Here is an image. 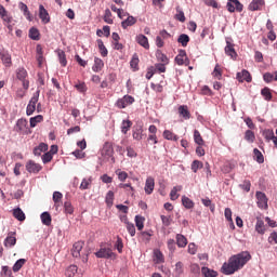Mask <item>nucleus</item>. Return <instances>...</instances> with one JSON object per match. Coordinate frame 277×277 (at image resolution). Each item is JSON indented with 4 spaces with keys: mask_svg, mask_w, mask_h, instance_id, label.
<instances>
[{
    "mask_svg": "<svg viewBox=\"0 0 277 277\" xmlns=\"http://www.w3.org/2000/svg\"><path fill=\"white\" fill-rule=\"evenodd\" d=\"M252 259V255L248 251H242L238 254H235L229 258L227 263H224L222 266V272L226 276H230L235 274V272H239L242 267Z\"/></svg>",
    "mask_w": 277,
    "mask_h": 277,
    "instance_id": "obj_1",
    "label": "nucleus"
},
{
    "mask_svg": "<svg viewBox=\"0 0 277 277\" xmlns=\"http://www.w3.org/2000/svg\"><path fill=\"white\" fill-rule=\"evenodd\" d=\"M27 124V119H18L14 127V131H16V133H21L22 135H31V131Z\"/></svg>",
    "mask_w": 277,
    "mask_h": 277,
    "instance_id": "obj_2",
    "label": "nucleus"
},
{
    "mask_svg": "<svg viewBox=\"0 0 277 277\" xmlns=\"http://www.w3.org/2000/svg\"><path fill=\"white\" fill-rule=\"evenodd\" d=\"M40 98V90H37L34 94L32 97L30 98L27 107H26V115L27 116H32L34 111H36V105H38V101Z\"/></svg>",
    "mask_w": 277,
    "mask_h": 277,
    "instance_id": "obj_3",
    "label": "nucleus"
},
{
    "mask_svg": "<svg viewBox=\"0 0 277 277\" xmlns=\"http://www.w3.org/2000/svg\"><path fill=\"white\" fill-rule=\"evenodd\" d=\"M95 256L97 259H116V253H114L111 248L101 245L100 250L95 252Z\"/></svg>",
    "mask_w": 277,
    "mask_h": 277,
    "instance_id": "obj_4",
    "label": "nucleus"
},
{
    "mask_svg": "<svg viewBox=\"0 0 277 277\" xmlns=\"http://www.w3.org/2000/svg\"><path fill=\"white\" fill-rule=\"evenodd\" d=\"M133 103H135V97L124 95L123 97L117 100L115 106H117L118 109H127V107H129V105H133Z\"/></svg>",
    "mask_w": 277,
    "mask_h": 277,
    "instance_id": "obj_5",
    "label": "nucleus"
},
{
    "mask_svg": "<svg viewBox=\"0 0 277 277\" xmlns=\"http://www.w3.org/2000/svg\"><path fill=\"white\" fill-rule=\"evenodd\" d=\"M16 77L18 81H22L24 90H29V80H27L28 74L25 67H19L16 69Z\"/></svg>",
    "mask_w": 277,
    "mask_h": 277,
    "instance_id": "obj_6",
    "label": "nucleus"
},
{
    "mask_svg": "<svg viewBox=\"0 0 277 277\" xmlns=\"http://www.w3.org/2000/svg\"><path fill=\"white\" fill-rule=\"evenodd\" d=\"M226 8L227 12H230V14L234 12H243V4H241L239 0H228Z\"/></svg>",
    "mask_w": 277,
    "mask_h": 277,
    "instance_id": "obj_7",
    "label": "nucleus"
},
{
    "mask_svg": "<svg viewBox=\"0 0 277 277\" xmlns=\"http://www.w3.org/2000/svg\"><path fill=\"white\" fill-rule=\"evenodd\" d=\"M26 170L27 172H29V174H38V172L42 170V166H40V163H37L34 160H28L26 162Z\"/></svg>",
    "mask_w": 277,
    "mask_h": 277,
    "instance_id": "obj_8",
    "label": "nucleus"
},
{
    "mask_svg": "<svg viewBox=\"0 0 277 277\" xmlns=\"http://www.w3.org/2000/svg\"><path fill=\"white\" fill-rule=\"evenodd\" d=\"M259 209H267V196L263 192H256L255 194Z\"/></svg>",
    "mask_w": 277,
    "mask_h": 277,
    "instance_id": "obj_9",
    "label": "nucleus"
},
{
    "mask_svg": "<svg viewBox=\"0 0 277 277\" xmlns=\"http://www.w3.org/2000/svg\"><path fill=\"white\" fill-rule=\"evenodd\" d=\"M39 18H41L43 25L51 23V16L49 15V11H47V9H44V5L42 4L39 5Z\"/></svg>",
    "mask_w": 277,
    "mask_h": 277,
    "instance_id": "obj_10",
    "label": "nucleus"
},
{
    "mask_svg": "<svg viewBox=\"0 0 277 277\" xmlns=\"http://www.w3.org/2000/svg\"><path fill=\"white\" fill-rule=\"evenodd\" d=\"M144 189H145V194H147V196H150V194H153V192H155V177L148 176L146 179Z\"/></svg>",
    "mask_w": 277,
    "mask_h": 277,
    "instance_id": "obj_11",
    "label": "nucleus"
},
{
    "mask_svg": "<svg viewBox=\"0 0 277 277\" xmlns=\"http://www.w3.org/2000/svg\"><path fill=\"white\" fill-rule=\"evenodd\" d=\"M83 241H77L74 243L71 254L75 259H79L81 256V250H83Z\"/></svg>",
    "mask_w": 277,
    "mask_h": 277,
    "instance_id": "obj_12",
    "label": "nucleus"
},
{
    "mask_svg": "<svg viewBox=\"0 0 277 277\" xmlns=\"http://www.w3.org/2000/svg\"><path fill=\"white\" fill-rule=\"evenodd\" d=\"M0 60L6 68H10V66H12V55H10V52L5 50L1 51Z\"/></svg>",
    "mask_w": 277,
    "mask_h": 277,
    "instance_id": "obj_13",
    "label": "nucleus"
},
{
    "mask_svg": "<svg viewBox=\"0 0 277 277\" xmlns=\"http://www.w3.org/2000/svg\"><path fill=\"white\" fill-rule=\"evenodd\" d=\"M237 80L240 83H243V81H247V83H250L252 81V76L250 75V71L243 69L240 72H237Z\"/></svg>",
    "mask_w": 277,
    "mask_h": 277,
    "instance_id": "obj_14",
    "label": "nucleus"
},
{
    "mask_svg": "<svg viewBox=\"0 0 277 277\" xmlns=\"http://www.w3.org/2000/svg\"><path fill=\"white\" fill-rule=\"evenodd\" d=\"M263 137L266 140V142H272L275 144L277 148V136L274 135V130L266 129L262 133Z\"/></svg>",
    "mask_w": 277,
    "mask_h": 277,
    "instance_id": "obj_15",
    "label": "nucleus"
},
{
    "mask_svg": "<svg viewBox=\"0 0 277 277\" xmlns=\"http://www.w3.org/2000/svg\"><path fill=\"white\" fill-rule=\"evenodd\" d=\"M5 248H12L16 246V232L9 233L8 237L4 239Z\"/></svg>",
    "mask_w": 277,
    "mask_h": 277,
    "instance_id": "obj_16",
    "label": "nucleus"
},
{
    "mask_svg": "<svg viewBox=\"0 0 277 277\" xmlns=\"http://www.w3.org/2000/svg\"><path fill=\"white\" fill-rule=\"evenodd\" d=\"M263 5H265V0H253L250 4H249V10L251 12H256L259 10H263Z\"/></svg>",
    "mask_w": 277,
    "mask_h": 277,
    "instance_id": "obj_17",
    "label": "nucleus"
},
{
    "mask_svg": "<svg viewBox=\"0 0 277 277\" xmlns=\"http://www.w3.org/2000/svg\"><path fill=\"white\" fill-rule=\"evenodd\" d=\"M179 115L184 118V120H189V118H192V113H189V108L187 107V105H181L177 108Z\"/></svg>",
    "mask_w": 277,
    "mask_h": 277,
    "instance_id": "obj_18",
    "label": "nucleus"
},
{
    "mask_svg": "<svg viewBox=\"0 0 277 277\" xmlns=\"http://www.w3.org/2000/svg\"><path fill=\"white\" fill-rule=\"evenodd\" d=\"M173 274L175 277H180L183 276V274H185V264L182 261L175 263Z\"/></svg>",
    "mask_w": 277,
    "mask_h": 277,
    "instance_id": "obj_19",
    "label": "nucleus"
},
{
    "mask_svg": "<svg viewBox=\"0 0 277 277\" xmlns=\"http://www.w3.org/2000/svg\"><path fill=\"white\" fill-rule=\"evenodd\" d=\"M18 8L21 12H23L24 16L27 18V21L31 22L34 21V17L31 16V12H29V8L24 2L18 3Z\"/></svg>",
    "mask_w": 277,
    "mask_h": 277,
    "instance_id": "obj_20",
    "label": "nucleus"
},
{
    "mask_svg": "<svg viewBox=\"0 0 277 277\" xmlns=\"http://www.w3.org/2000/svg\"><path fill=\"white\" fill-rule=\"evenodd\" d=\"M136 42L137 44L143 47V49H146V50L150 49V43H148V37L144 35L136 36Z\"/></svg>",
    "mask_w": 277,
    "mask_h": 277,
    "instance_id": "obj_21",
    "label": "nucleus"
},
{
    "mask_svg": "<svg viewBox=\"0 0 277 277\" xmlns=\"http://www.w3.org/2000/svg\"><path fill=\"white\" fill-rule=\"evenodd\" d=\"M187 60V52L185 50H180L179 54L175 57V63L177 66H183Z\"/></svg>",
    "mask_w": 277,
    "mask_h": 277,
    "instance_id": "obj_22",
    "label": "nucleus"
},
{
    "mask_svg": "<svg viewBox=\"0 0 277 277\" xmlns=\"http://www.w3.org/2000/svg\"><path fill=\"white\" fill-rule=\"evenodd\" d=\"M225 53L233 60H235V57H237V52L235 51V45L233 43H230L229 41H226Z\"/></svg>",
    "mask_w": 277,
    "mask_h": 277,
    "instance_id": "obj_23",
    "label": "nucleus"
},
{
    "mask_svg": "<svg viewBox=\"0 0 277 277\" xmlns=\"http://www.w3.org/2000/svg\"><path fill=\"white\" fill-rule=\"evenodd\" d=\"M137 23V19L133 15H129L126 21L121 22L122 29H127L128 27H133Z\"/></svg>",
    "mask_w": 277,
    "mask_h": 277,
    "instance_id": "obj_24",
    "label": "nucleus"
},
{
    "mask_svg": "<svg viewBox=\"0 0 277 277\" xmlns=\"http://www.w3.org/2000/svg\"><path fill=\"white\" fill-rule=\"evenodd\" d=\"M47 150H49V145L40 143L39 146L34 148V155H36V157H40L42 153H47Z\"/></svg>",
    "mask_w": 277,
    "mask_h": 277,
    "instance_id": "obj_25",
    "label": "nucleus"
},
{
    "mask_svg": "<svg viewBox=\"0 0 277 277\" xmlns=\"http://www.w3.org/2000/svg\"><path fill=\"white\" fill-rule=\"evenodd\" d=\"M104 67L105 63L103 62V60L95 57L94 65L92 67L93 72H101V70H103Z\"/></svg>",
    "mask_w": 277,
    "mask_h": 277,
    "instance_id": "obj_26",
    "label": "nucleus"
},
{
    "mask_svg": "<svg viewBox=\"0 0 277 277\" xmlns=\"http://www.w3.org/2000/svg\"><path fill=\"white\" fill-rule=\"evenodd\" d=\"M154 262L157 265L166 263V258H163V253L159 249L154 250Z\"/></svg>",
    "mask_w": 277,
    "mask_h": 277,
    "instance_id": "obj_27",
    "label": "nucleus"
},
{
    "mask_svg": "<svg viewBox=\"0 0 277 277\" xmlns=\"http://www.w3.org/2000/svg\"><path fill=\"white\" fill-rule=\"evenodd\" d=\"M255 230L259 235H265V222L261 217L256 219Z\"/></svg>",
    "mask_w": 277,
    "mask_h": 277,
    "instance_id": "obj_28",
    "label": "nucleus"
},
{
    "mask_svg": "<svg viewBox=\"0 0 277 277\" xmlns=\"http://www.w3.org/2000/svg\"><path fill=\"white\" fill-rule=\"evenodd\" d=\"M201 274L205 277H217V272L207 266L201 267Z\"/></svg>",
    "mask_w": 277,
    "mask_h": 277,
    "instance_id": "obj_29",
    "label": "nucleus"
},
{
    "mask_svg": "<svg viewBox=\"0 0 277 277\" xmlns=\"http://www.w3.org/2000/svg\"><path fill=\"white\" fill-rule=\"evenodd\" d=\"M13 216L18 222H25V212L21 208H16L13 210Z\"/></svg>",
    "mask_w": 277,
    "mask_h": 277,
    "instance_id": "obj_30",
    "label": "nucleus"
},
{
    "mask_svg": "<svg viewBox=\"0 0 277 277\" xmlns=\"http://www.w3.org/2000/svg\"><path fill=\"white\" fill-rule=\"evenodd\" d=\"M253 158L258 163L265 162V157H263V153H261V150H259V148L253 149Z\"/></svg>",
    "mask_w": 277,
    "mask_h": 277,
    "instance_id": "obj_31",
    "label": "nucleus"
},
{
    "mask_svg": "<svg viewBox=\"0 0 277 277\" xmlns=\"http://www.w3.org/2000/svg\"><path fill=\"white\" fill-rule=\"evenodd\" d=\"M194 142L198 146H205V140L202 138V135L200 134V131H198V130L194 131Z\"/></svg>",
    "mask_w": 277,
    "mask_h": 277,
    "instance_id": "obj_32",
    "label": "nucleus"
},
{
    "mask_svg": "<svg viewBox=\"0 0 277 277\" xmlns=\"http://www.w3.org/2000/svg\"><path fill=\"white\" fill-rule=\"evenodd\" d=\"M156 57H157L158 62H161L162 64H170V58H168V56L166 54H163V52H161V50H157Z\"/></svg>",
    "mask_w": 277,
    "mask_h": 277,
    "instance_id": "obj_33",
    "label": "nucleus"
},
{
    "mask_svg": "<svg viewBox=\"0 0 277 277\" xmlns=\"http://www.w3.org/2000/svg\"><path fill=\"white\" fill-rule=\"evenodd\" d=\"M176 243L179 248H185L187 246V238L183 234H177Z\"/></svg>",
    "mask_w": 277,
    "mask_h": 277,
    "instance_id": "obj_34",
    "label": "nucleus"
},
{
    "mask_svg": "<svg viewBox=\"0 0 277 277\" xmlns=\"http://www.w3.org/2000/svg\"><path fill=\"white\" fill-rule=\"evenodd\" d=\"M44 120V117L42 115H37L35 117L30 118V128L35 129V127H38L39 122H42Z\"/></svg>",
    "mask_w": 277,
    "mask_h": 277,
    "instance_id": "obj_35",
    "label": "nucleus"
},
{
    "mask_svg": "<svg viewBox=\"0 0 277 277\" xmlns=\"http://www.w3.org/2000/svg\"><path fill=\"white\" fill-rule=\"evenodd\" d=\"M163 137H164V140H171L173 142H179V135L174 134L170 130H164L163 131Z\"/></svg>",
    "mask_w": 277,
    "mask_h": 277,
    "instance_id": "obj_36",
    "label": "nucleus"
},
{
    "mask_svg": "<svg viewBox=\"0 0 277 277\" xmlns=\"http://www.w3.org/2000/svg\"><path fill=\"white\" fill-rule=\"evenodd\" d=\"M183 186L179 185V186H174L170 193V199L171 200H179V192H182Z\"/></svg>",
    "mask_w": 277,
    "mask_h": 277,
    "instance_id": "obj_37",
    "label": "nucleus"
},
{
    "mask_svg": "<svg viewBox=\"0 0 277 277\" xmlns=\"http://www.w3.org/2000/svg\"><path fill=\"white\" fill-rule=\"evenodd\" d=\"M263 79L266 83H272V81H277V72H266L263 75Z\"/></svg>",
    "mask_w": 277,
    "mask_h": 277,
    "instance_id": "obj_38",
    "label": "nucleus"
},
{
    "mask_svg": "<svg viewBox=\"0 0 277 277\" xmlns=\"http://www.w3.org/2000/svg\"><path fill=\"white\" fill-rule=\"evenodd\" d=\"M130 66L131 68H133L134 70L138 69L140 66V56L137 55V53L133 54L132 60L130 61Z\"/></svg>",
    "mask_w": 277,
    "mask_h": 277,
    "instance_id": "obj_39",
    "label": "nucleus"
},
{
    "mask_svg": "<svg viewBox=\"0 0 277 277\" xmlns=\"http://www.w3.org/2000/svg\"><path fill=\"white\" fill-rule=\"evenodd\" d=\"M41 222L42 224H44V226H51V222H52L51 214L49 212H43L41 214Z\"/></svg>",
    "mask_w": 277,
    "mask_h": 277,
    "instance_id": "obj_40",
    "label": "nucleus"
},
{
    "mask_svg": "<svg viewBox=\"0 0 277 277\" xmlns=\"http://www.w3.org/2000/svg\"><path fill=\"white\" fill-rule=\"evenodd\" d=\"M182 205L185 209H194V201L187 196L182 197Z\"/></svg>",
    "mask_w": 277,
    "mask_h": 277,
    "instance_id": "obj_41",
    "label": "nucleus"
},
{
    "mask_svg": "<svg viewBox=\"0 0 277 277\" xmlns=\"http://www.w3.org/2000/svg\"><path fill=\"white\" fill-rule=\"evenodd\" d=\"M245 140L246 142H249V144H254V140H256V136L252 132V130H247L245 132Z\"/></svg>",
    "mask_w": 277,
    "mask_h": 277,
    "instance_id": "obj_42",
    "label": "nucleus"
},
{
    "mask_svg": "<svg viewBox=\"0 0 277 277\" xmlns=\"http://www.w3.org/2000/svg\"><path fill=\"white\" fill-rule=\"evenodd\" d=\"M146 219H144V216L142 215H136L135 216V225L137 230H143L144 229V222Z\"/></svg>",
    "mask_w": 277,
    "mask_h": 277,
    "instance_id": "obj_43",
    "label": "nucleus"
},
{
    "mask_svg": "<svg viewBox=\"0 0 277 277\" xmlns=\"http://www.w3.org/2000/svg\"><path fill=\"white\" fill-rule=\"evenodd\" d=\"M177 42L182 44V47H187V44H189V36H187L186 34L180 35V37L177 38Z\"/></svg>",
    "mask_w": 277,
    "mask_h": 277,
    "instance_id": "obj_44",
    "label": "nucleus"
},
{
    "mask_svg": "<svg viewBox=\"0 0 277 277\" xmlns=\"http://www.w3.org/2000/svg\"><path fill=\"white\" fill-rule=\"evenodd\" d=\"M29 38L31 40H40V31L38 28L32 27L29 29Z\"/></svg>",
    "mask_w": 277,
    "mask_h": 277,
    "instance_id": "obj_45",
    "label": "nucleus"
},
{
    "mask_svg": "<svg viewBox=\"0 0 277 277\" xmlns=\"http://www.w3.org/2000/svg\"><path fill=\"white\" fill-rule=\"evenodd\" d=\"M97 45H98L102 57H107L108 51H107V48H105V43H103V40L98 39Z\"/></svg>",
    "mask_w": 277,
    "mask_h": 277,
    "instance_id": "obj_46",
    "label": "nucleus"
},
{
    "mask_svg": "<svg viewBox=\"0 0 277 277\" xmlns=\"http://www.w3.org/2000/svg\"><path fill=\"white\" fill-rule=\"evenodd\" d=\"M62 198H64V195H62V193L60 192L53 193V201L55 203L56 209L57 207H60V202H62Z\"/></svg>",
    "mask_w": 277,
    "mask_h": 277,
    "instance_id": "obj_47",
    "label": "nucleus"
},
{
    "mask_svg": "<svg viewBox=\"0 0 277 277\" xmlns=\"http://www.w3.org/2000/svg\"><path fill=\"white\" fill-rule=\"evenodd\" d=\"M26 262H27L26 259L17 260L13 265V272H21V268L23 267V265H25Z\"/></svg>",
    "mask_w": 277,
    "mask_h": 277,
    "instance_id": "obj_48",
    "label": "nucleus"
},
{
    "mask_svg": "<svg viewBox=\"0 0 277 277\" xmlns=\"http://www.w3.org/2000/svg\"><path fill=\"white\" fill-rule=\"evenodd\" d=\"M190 274H194V276H200V265L196 263H192L189 265Z\"/></svg>",
    "mask_w": 277,
    "mask_h": 277,
    "instance_id": "obj_49",
    "label": "nucleus"
},
{
    "mask_svg": "<svg viewBox=\"0 0 277 277\" xmlns=\"http://www.w3.org/2000/svg\"><path fill=\"white\" fill-rule=\"evenodd\" d=\"M104 22L108 25H114V18H111V11L109 9L105 10Z\"/></svg>",
    "mask_w": 277,
    "mask_h": 277,
    "instance_id": "obj_50",
    "label": "nucleus"
},
{
    "mask_svg": "<svg viewBox=\"0 0 277 277\" xmlns=\"http://www.w3.org/2000/svg\"><path fill=\"white\" fill-rule=\"evenodd\" d=\"M110 10H111L113 12H116L119 18H124V16H129V13H123V12H122V9L116 8V4H113V5L110 6Z\"/></svg>",
    "mask_w": 277,
    "mask_h": 277,
    "instance_id": "obj_51",
    "label": "nucleus"
},
{
    "mask_svg": "<svg viewBox=\"0 0 277 277\" xmlns=\"http://www.w3.org/2000/svg\"><path fill=\"white\" fill-rule=\"evenodd\" d=\"M262 96H264L265 101H272V91L269 88L265 87L261 91Z\"/></svg>",
    "mask_w": 277,
    "mask_h": 277,
    "instance_id": "obj_52",
    "label": "nucleus"
},
{
    "mask_svg": "<svg viewBox=\"0 0 277 277\" xmlns=\"http://www.w3.org/2000/svg\"><path fill=\"white\" fill-rule=\"evenodd\" d=\"M131 124H133L131 120H123L121 126L122 133L127 134L129 132V129H131Z\"/></svg>",
    "mask_w": 277,
    "mask_h": 277,
    "instance_id": "obj_53",
    "label": "nucleus"
},
{
    "mask_svg": "<svg viewBox=\"0 0 277 277\" xmlns=\"http://www.w3.org/2000/svg\"><path fill=\"white\" fill-rule=\"evenodd\" d=\"M92 185V177L83 179L80 184V189H89Z\"/></svg>",
    "mask_w": 277,
    "mask_h": 277,
    "instance_id": "obj_54",
    "label": "nucleus"
},
{
    "mask_svg": "<svg viewBox=\"0 0 277 277\" xmlns=\"http://www.w3.org/2000/svg\"><path fill=\"white\" fill-rule=\"evenodd\" d=\"M105 202L108 207H111L114 205V192L113 190H109L107 194H106V199H105Z\"/></svg>",
    "mask_w": 277,
    "mask_h": 277,
    "instance_id": "obj_55",
    "label": "nucleus"
},
{
    "mask_svg": "<svg viewBox=\"0 0 277 277\" xmlns=\"http://www.w3.org/2000/svg\"><path fill=\"white\" fill-rule=\"evenodd\" d=\"M58 60H60V64L63 67H66V64H68V61H66V52L65 51L58 52Z\"/></svg>",
    "mask_w": 277,
    "mask_h": 277,
    "instance_id": "obj_56",
    "label": "nucleus"
},
{
    "mask_svg": "<svg viewBox=\"0 0 277 277\" xmlns=\"http://www.w3.org/2000/svg\"><path fill=\"white\" fill-rule=\"evenodd\" d=\"M202 161L200 160H194L193 163H192V170L193 172H198V170L202 169Z\"/></svg>",
    "mask_w": 277,
    "mask_h": 277,
    "instance_id": "obj_57",
    "label": "nucleus"
},
{
    "mask_svg": "<svg viewBox=\"0 0 277 277\" xmlns=\"http://www.w3.org/2000/svg\"><path fill=\"white\" fill-rule=\"evenodd\" d=\"M76 90L80 92L81 94L88 92V87L85 85V82H79L78 84H75Z\"/></svg>",
    "mask_w": 277,
    "mask_h": 277,
    "instance_id": "obj_58",
    "label": "nucleus"
},
{
    "mask_svg": "<svg viewBox=\"0 0 277 277\" xmlns=\"http://www.w3.org/2000/svg\"><path fill=\"white\" fill-rule=\"evenodd\" d=\"M64 209L65 213H69V215H72V213H75V209L72 208V203H70V201H65Z\"/></svg>",
    "mask_w": 277,
    "mask_h": 277,
    "instance_id": "obj_59",
    "label": "nucleus"
},
{
    "mask_svg": "<svg viewBox=\"0 0 277 277\" xmlns=\"http://www.w3.org/2000/svg\"><path fill=\"white\" fill-rule=\"evenodd\" d=\"M116 174H117L119 181H121V182H124V181H127V179H129V173H127L124 171L117 170Z\"/></svg>",
    "mask_w": 277,
    "mask_h": 277,
    "instance_id": "obj_60",
    "label": "nucleus"
},
{
    "mask_svg": "<svg viewBox=\"0 0 277 277\" xmlns=\"http://www.w3.org/2000/svg\"><path fill=\"white\" fill-rule=\"evenodd\" d=\"M126 228L131 237H135V225L133 223H128Z\"/></svg>",
    "mask_w": 277,
    "mask_h": 277,
    "instance_id": "obj_61",
    "label": "nucleus"
},
{
    "mask_svg": "<svg viewBox=\"0 0 277 277\" xmlns=\"http://www.w3.org/2000/svg\"><path fill=\"white\" fill-rule=\"evenodd\" d=\"M243 189V192H250V187H252V183H250V180H245L242 184L239 185Z\"/></svg>",
    "mask_w": 277,
    "mask_h": 277,
    "instance_id": "obj_62",
    "label": "nucleus"
},
{
    "mask_svg": "<svg viewBox=\"0 0 277 277\" xmlns=\"http://www.w3.org/2000/svg\"><path fill=\"white\" fill-rule=\"evenodd\" d=\"M1 276L12 277V271L8 266H2Z\"/></svg>",
    "mask_w": 277,
    "mask_h": 277,
    "instance_id": "obj_63",
    "label": "nucleus"
},
{
    "mask_svg": "<svg viewBox=\"0 0 277 277\" xmlns=\"http://www.w3.org/2000/svg\"><path fill=\"white\" fill-rule=\"evenodd\" d=\"M268 243H277V232H273L268 237Z\"/></svg>",
    "mask_w": 277,
    "mask_h": 277,
    "instance_id": "obj_64",
    "label": "nucleus"
}]
</instances>
